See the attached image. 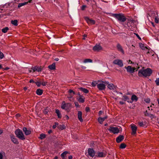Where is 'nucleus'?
<instances>
[{"label":"nucleus","mask_w":159,"mask_h":159,"mask_svg":"<svg viewBox=\"0 0 159 159\" xmlns=\"http://www.w3.org/2000/svg\"><path fill=\"white\" fill-rule=\"evenodd\" d=\"M144 116H149L150 114H149L147 110H146L144 112Z\"/></svg>","instance_id":"a18cd8bd"},{"label":"nucleus","mask_w":159,"mask_h":159,"mask_svg":"<svg viewBox=\"0 0 159 159\" xmlns=\"http://www.w3.org/2000/svg\"><path fill=\"white\" fill-rule=\"evenodd\" d=\"M97 84V83L95 81L93 82H92V86L93 87H95L96 86V85Z\"/></svg>","instance_id":"09e8293b"},{"label":"nucleus","mask_w":159,"mask_h":159,"mask_svg":"<svg viewBox=\"0 0 159 159\" xmlns=\"http://www.w3.org/2000/svg\"><path fill=\"white\" fill-rule=\"evenodd\" d=\"M29 82L30 83H35V82H34V80H32V79H31L30 81H29Z\"/></svg>","instance_id":"13d9d810"},{"label":"nucleus","mask_w":159,"mask_h":159,"mask_svg":"<svg viewBox=\"0 0 159 159\" xmlns=\"http://www.w3.org/2000/svg\"><path fill=\"white\" fill-rule=\"evenodd\" d=\"M11 23L15 26H17L18 25V21L16 20H12L11 21Z\"/></svg>","instance_id":"cd10ccee"},{"label":"nucleus","mask_w":159,"mask_h":159,"mask_svg":"<svg viewBox=\"0 0 159 159\" xmlns=\"http://www.w3.org/2000/svg\"><path fill=\"white\" fill-rule=\"evenodd\" d=\"M105 120L103 117H99L98 119V121L100 124H102Z\"/></svg>","instance_id":"a878e982"},{"label":"nucleus","mask_w":159,"mask_h":159,"mask_svg":"<svg viewBox=\"0 0 159 159\" xmlns=\"http://www.w3.org/2000/svg\"><path fill=\"white\" fill-rule=\"evenodd\" d=\"M112 16L116 19L120 23L124 22L127 20L124 15L122 13L113 14Z\"/></svg>","instance_id":"f257e3e1"},{"label":"nucleus","mask_w":159,"mask_h":159,"mask_svg":"<svg viewBox=\"0 0 159 159\" xmlns=\"http://www.w3.org/2000/svg\"><path fill=\"white\" fill-rule=\"evenodd\" d=\"M128 63H129V64H132V63H133L134 64V63H133L130 60H129L128 61Z\"/></svg>","instance_id":"e2e57ef3"},{"label":"nucleus","mask_w":159,"mask_h":159,"mask_svg":"<svg viewBox=\"0 0 159 159\" xmlns=\"http://www.w3.org/2000/svg\"><path fill=\"white\" fill-rule=\"evenodd\" d=\"M127 71L130 73H132L134 72L135 70H127Z\"/></svg>","instance_id":"603ef678"},{"label":"nucleus","mask_w":159,"mask_h":159,"mask_svg":"<svg viewBox=\"0 0 159 159\" xmlns=\"http://www.w3.org/2000/svg\"><path fill=\"white\" fill-rule=\"evenodd\" d=\"M69 153L68 152L65 151L64 152L61 154V157L62 159H66V154Z\"/></svg>","instance_id":"a211bd4d"},{"label":"nucleus","mask_w":159,"mask_h":159,"mask_svg":"<svg viewBox=\"0 0 159 159\" xmlns=\"http://www.w3.org/2000/svg\"><path fill=\"white\" fill-rule=\"evenodd\" d=\"M42 68H41L40 67L35 66L34 67L32 66L31 68V70H42Z\"/></svg>","instance_id":"c9c22d12"},{"label":"nucleus","mask_w":159,"mask_h":159,"mask_svg":"<svg viewBox=\"0 0 159 159\" xmlns=\"http://www.w3.org/2000/svg\"><path fill=\"white\" fill-rule=\"evenodd\" d=\"M125 25H127L128 27H129L130 26V23L129 22H127L125 24Z\"/></svg>","instance_id":"864d4df0"},{"label":"nucleus","mask_w":159,"mask_h":159,"mask_svg":"<svg viewBox=\"0 0 159 159\" xmlns=\"http://www.w3.org/2000/svg\"><path fill=\"white\" fill-rule=\"evenodd\" d=\"M3 158V155L0 152V159H2Z\"/></svg>","instance_id":"052dcab7"},{"label":"nucleus","mask_w":159,"mask_h":159,"mask_svg":"<svg viewBox=\"0 0 159 159\" xmlns=\"http://www.w3.org/2000/svg\"><path fill=\"white\" fill-rule=\"evenodd\" d=\"M27 89V87H24L23 88V89L25 91H26V90Z\"/></svg>","instance_id":"774afa93"},{"label":"nucleus","mask_w":159,"mask_h":159,"mask_svg":"<svg viewBox=\"0 0 159 159\" xmlns=\"http://www.w3.org/2000/svg\"><path fill=\"white\" fill-rule=\"evenodd\" d=\"M130 126L132 130L131 134L132 135H134L137 133V127L136 125L134 124L131 125Z\"/></svg>","instance_id":"0eeeda50"},{"label":"nucleus","mask_w":159,"mask_h":159,"mask_svg":"<svg viewBox=\"0 0 159 159\" xmlns=\"http://www.w3.org/2000/svg\"><path fill=\"white\" fill-rule=\"evenodd\" d=\"M15 134L17 137L22 140H24L25 138L21 130L18 128L15 131Z\"/></svg>","instance_id":"7ed1b4c3"},{"label":"nucleus","mask_w":159,"mask_h":159,"mask_svg":"<svg viewBox=\"0 0 159 159\" xmlns=\"http://www.w3.org/2000/svg\"><path fill=\"white\" fill-rule=\"evenodd\" d=\"M123 98L122 100L125 101H126L127 100L129 99L128 97L127 96L124 95L123 96Z\"/></svg>","instance_id":"58836bf2"},{"label":"nucleus","mask_w":159,"mask_h":159,"mask_svg":"<svg viewBox=\"0 0 159 159\" xmlns=\"http://www.w3.org/2000/svg\"><path fill=\"white\" fill-rule=\"evenodd\" d=\"M16 116L18 117H20V115L18 113L16 115Z\"/></svg>","instance_id":"338daca9"},{"label":"nucleus","mask_w":159,"mask_h":159,"mask_svg":"<svg viewBox=\"0 0 159 159\" xmlns=\"http://www.w3.org/2000/svg\"><path fill=\"white\" fill-rule=\"evenodd\" d=\"M148 116L151 118V119H152L153 118H156V117L154 116V115L151 114H150L149 116Z\"/></svg>","instance_id":"ea45409f"},{"label":"nucleus","mask_w":159,"mask_h":159,"mask_svg":"<svg viewBox=\"0 0 159 159\" xmlns=\"http://www.w3.org/2000/svg\"><path fill=\"white\" fill-rule=\"evenodd\" d=\"M102 82L104 83L105 84H108L107 87L109 89H114V85L113 84H109V83H108L106 82Z\"/></svg>","instance_id":"6ab92c4d"},{"label":"nucleus","mask_w":159,"mask_h":159,"mask_svg":"<svg viewBox=\"0 0 159 159\" xmlns=\"http://www.w3.org/2000/svg\"><path fill=\"white\" fill-rule=\"evenodd\" d=\"M138 124V125L140 127H144V125L143 121H139Z\"/></svg>","instance_id":"4c0bfd02"},{"label":"nucleus","mask_w":159,"mask_h":159,"mask_svg":"<svg viewBox=\"0 0 159 159\" xmlns=\"http://www.w3.org/2000/svg\"><path fill=\"white\" fill-rule=\"evenodd\" d=\"M48 67L50 70H55L56 66L55 63H53L52 65H49Z\"/></svg>","instance_id":"393cba45"},{"label":"nucleus","mask_w":159,"mask_h":159,"mask_svg":"<svg viewBox=\"0 0 159 159\" xmlns=\"http://www.w3.org/2000/svg\"><path fill=\"white\" fill-rule=\"evenodd\" d=\"M90 111V108L89 107H86L85 108V111L86 112L89 111Z\"/></svg>","instance_id":"8fccbe9b"},{"label":"nucleus","mask_w":159,"mask_h":159,"mask_svg":"<svg viewBox=\"0 0 159 159\" xmlns=\"http://www.w3.org/2000/svg\"><path fill=\"white\" fill-rule=\"evenodd\" d=\"M92 60L90 59H86L84 60V63H91L92 62Z\"/></svg>","instance_id":"7c9ffc66"},{"label":"nucleus","mask_w":159,"mask_h":159,"mask_svg":"<svg viewBox=\"0 0 159 159\" xmlns=\"http://www.w3.org/2000/svg\"><path fill=\"white\" fill-rule=\"evenodd\" d=\"M71 104L70 103H66L65 101H63L62 102V104L61 105V108L63 109H65L66 110H67L69 109L70 107Z\"/></svg>","instance_id":"20e7f679"},{"label":"nucleus","mask_w":159,"mask_h":159,"mask_svg":"<svg viewBox=\"0 0 159 159\" xmlns=\"http://www.w3.org/2000/svg\"><path fill=\"white\" fill-rule=\"evenodd\" d=\"M105 84H97L98 88L99 90H104L105 89Z\"/></svg>","instance_id":"2eb2a0df"},{"label":"nucleus","mask_w":159,"mask_h":159,"mask_svg":"<svg viewBox=\"0 0 159 159\" xmlns=\"http://www.w3.org/2000/svg\"><path fill=\"white\" fill-rule=\"evenodd\" d=\"M117 48L118 50L121 52L122 53L124 54V51L121 47V46L119 44H118L117 45Z\"/></svg>","instance_id":"aec40b11"},{"label":"nucleus","mask_w":159,"mask_h":159,"mask_svg":"<svg viewBox=\"0 0 159 159\" xmlns=\"http://www.w3.org/2000/svg\"><path fill=\"white\" fill-rule=\"evenodd\" d=\"M55 125H53V126H52V128L53 129H55L56 128V127H57V125H58V122H55Z\"/></svg>","instance_id":"79ce46f5"},{"label":"nucleus","mask_w":159,"mask_h":159,"mask_svg":"<svg viewBox=\"0 0 159 159\" xmlns=\"http://www.w3.org/2000/svg\"><path fill=\"white\" fill-rule=\"evenodd\" d=\"M155 22L157 23H158L159 22V20H158L156 18H155Z\"/></svg>","instance_id":"bf43d9fd"},{"label":"nucleus","mask_w":159,"mask_h":159,"mask_svg":"<svg viewBox=\"0 0 159 159\" xmlns=\"http://www.w3.org/2000/svg\"><path fill=\"white\" fill-rule=\"evenodd\" d=\"M46 137V134H42L40 135V137L39 138L41 139H42L45 138Z\"/></svg>","instance_id":"f704fd0d"},{"label":"nucleus","mask_w":159,"mask_h":159,"mask_svg":"<svg viewBox=\"0 0 159 159\" xmlns=\"http://www.w3.org/2000/svg\"><path fill=\"white\" fill-rule=\"evenodd\" d=\"M55 112L57 115L58 118H61V115L60 111L58 109H57L55 110Z\"/></svg>","instance_id":"b1692460"},{"label":"nucleus","mask_w":159,"mask_h":159,"mask_svg":"<svg viewBox=\"0 0 159 159\" xmlns=\"http://www.w3.org/2000/svg\"><path fill=\"white\" fill-rule=\"evenodd\" d=\"M113 63L118 65L120 67H122L123 66V61L122 60L120 59H116L113 61Z\"/></svg>","instance_id":"423d86ee"},{"label":"nucleus","mask_w":159,"mask_h":159,"mask_svg":"<svg viewBox=\"0 0 159 159\" xmlns=\"http://www.w3.org/2000/svg\"><path fill=\"white\" fill-rule=\"evenodd\" d=\"M155 82L156 83V85H159V78H157L155 80Z\"/></svg>","instance_id":"37998d69"},{"label":"nucleus","mask_w":159,"mask_h":159,"mask_svg":"<svg viewBox=\"0 0 159 159\" xmlns=\"http://www.w3.org/2000/svg\"><path fill=\"white\" fill-rule=\"evenodd\" d=\"M82 111H78V118L80 121L82 122L83 121V120L82 118Z\"/></svg>","instance_id":"dca6fc26"},{"label":"nucleus","mask_w":159,"mask_h":159,"mask_svg":"<svg viewBox=\"0 0 159 159\" xmlns=\"http://www.w3.org/2000/svg\"><path fill=\"white\" fill-rule=\"evenodd\" d=\"M9 28L8 27H6L3 29H2V32L3 33H6L8 30Z\"/></svg>","instance_id":"72a5a7b5"},{"label":"nucleus","mask_w":159,"mask_h":159,"mask_svg":"<svg viewBox=\"0 0 159 159\" xmlns=\"http://www.w3.org/2000/svg\"><path fill=\"white\" fill-rule=\"evenodd\" d=\"M23 130L25 134L26 135H28L30 134L31 131L30 129H27L25 127H24L23 128Z\"/></svg>","instance_id":"ddd939ff"},{"label":"nucleus","mask_w":159,"mask_h":159,"mask_svg":"<svg viewBox=\"0 0 159 159\" xmlns=\"http://www.w3.org/2000/svg\"><path fill=\"white\" fill-rule=\"evenodd\" d=\"M68 158V159H72L73 157H72V156L70 155L69 156Z\"/></svg>","instance_id":"680f3d73"},{"label":"nucleus","mask_w":159,"mask_h":159,"mask_svg":"<svg viewBox=\"0 0 159 159\" xmlns=\"http://www.w3.org/2000/svg\"><path fill=\"white\" fill-rule=\"evenodd\" d=\"M4 54L2 52L0 51V58L2 59L4 57Z\"/></svg>","instance_id":"de8ad7c7"},{"label":"nucleus","mask_w":159,"mask_h":159,"mask_svg":"<svg viewBox=\"0 0 159 159\" xmlns=\"http://www.w3.org/2000/svg\"><path fill=\"white\" fill-rule=\"evenodd\" d=\"M89 155L92 157H93L95 154V152L92 148H89L88 149Z\"/></svg>","instance_id":"1a4fd4ad"},{"label":"nucleus","mask_w":159,"mask_h":159,"mask_svg":"<svg viewBox=\"0 0 159 159\" xmlns=\"http://www.w3.org/2000/svg\"><path fill=\"white\" fill-rule=\"evenodd\" d=\"M79 89L80 90L83 92L84 93L86 94L88 93L89 92V90L88 89H85L84 88L81 87L79 88Z\"/></svg>","instance_id":"412c9836"},{"label":"nucleus","mask_w":159,"mask_h":159,"mask_svg":"<svg viewBox=\"0 0 159 159\" xmlns=\"http://www.w3.org/2000/svg\"><path fill=\"white\" fill-rule=\"evenodd\" d=\"M124 136L123 135H120L116 138V141L117 143H120L124 140Z\"/></svg>","instance_id":"f8f14e48"},{"label":"nucleus","mask_w":159,"mask_h":159,"mask_svg":"<svg viewBox=\"0 0 159 159\" xmlns=\"http://www.w3.org/2000/svg\"><path fill=\"white\" fill-rule=\"evenodd\" d=\"M110 132L114 134H117L119 132L120 130L119 129L116 127H113L110 126L109 128L107 129Z\"/></svg>","instance_id":"39448f33"},{"label":"nucleus","mask_w":159,"mask_h":159,"mask_svg":"<svg viewBox=\"0 0 159 159\" xmlns=\"http://www.w3.org/2000/svg\"><path fill=\"white\" fill-rule=\"evenodd\" d=\"M78 95H79V98H77V100L80 103H83L85 101V98L82 95H81L79 93Z\"/></svg>","instance_id":"9d476101"},{"label":"nucleus","mask_w":159,"mask_h":159,"mask_svg":"<svg viewBox=\"0 0 159 159\" xmlns=\"http://www.w3.org/2000/svg\"><path fill=\"white\" fill-rule=\"evenodd\" d=\"M119 103L121 105H123L125 104V103L122 101H120Z\"/></svg>","instance_id":"69168bd1"},{"label":"nucleus","mask_w":159,"mask_h":159,"mask_svg":"<svg viewBox=\"0 0 159 159\" xmlns=\"http://www.w3.org/2000/svg\"><path fill=\"white\" fill-rule=\"evenodd\" d=\"M48 111L49 110L48 107H46L43 110V113L45 115L47 114Z\"/></svg>","instance_id":"2f4dec72"},{"label":"nucleus","mask_w":159,"mask_h":159,"mask_svg":"<svg viewBox=\"0 0 159 159\" xmlns=\"http://www.w3.org/2000/svg\"><path fill=\"white\" fill-rule=\"evenodd\" d=\"M131 99L133 101L135 100L136 101L138 100V98H137L136 95H135L134 94L132 95V96Z\"/></svg>","instance_id":"c756f323"},{"label":"nucleus","mask_w":159,"mask_h":159,"mask_svg":"<svg viewBox=\"0 0 159 159\" xmlns=\"http://www.w3.org/2000/svg\"><path fill=\"white\" fill-rule=\"evenodd\" d=\"M152 70H139V76L140 77L143 76L144 77L149 76L152 74Z\"/></svg>","instance_id":"f03ea898"},{"label":"nucleus","mask_w":159,"mask_h":159,"mask_svg":"<svg viewBox=\"0 0 159 159\" xmlns=\"http://www.w3.org/2000/svg\"><path fill=\"white\" fill-rule=\"evenodd\" d=\"M35 83L37 85L38 87H39L41 84V83L40 82L37 81L35 82Z\"/></svg>","instance_id":"c03bdc74"},{"label":"nucleus","mask_w":159,"mask_h":159,"mask_svg":"<svg viewBox=\"0 0 159 159\" xmlns=\"http://www.w3.org/2000/svg\"><path fill=\"white\" fill-rule=\"evenodd\" d=\"M43 93V90L40 89H38L36 91V94L38 95H41Z\"/></svg>","instance_id":"5701e85b"},{"label":"nucleus","mask_w":159,"mask_h":159,"mask_svg":"<svg viewBox=\"0 0 159 159\" xmlns=\"http://www.w3.org/2000/svg\"><path fill=\"white\" fill-rule=\"evenodd\" d=\"M68 92L69 93L68 96V98H72L75 94V92L73 90L71 89H69L68 91Z\"/></svg>","instance_id":"4468645a"},{"label":"nucleus","mask_w":159,"mask_h":159,"mask_svg":"<svg viewBox=\"0 0 159 159\" xmlns=\"http://www.w3.org/2000/svg\"><path fill=\"white\" fill-rule=\"evenodd\" d=\"M57 128L59 130H62L65 128V127L64 125H58Z\"/></svg>","instance_id":"bb28decb"},{"label":"nucleus","mask_w":159,"mask_h":159,"mask_svg":"<svg viewBox=\"0 0 159 159\" xmlns=\"http://www.w3.org/2000/svg\"><path fill=\"white\" fill-rule=\"evenodd\" d=\"M86 7V6L85 5H83L81 7V9L82 10H84L85 8Z\"/></svg>","instance_id":"3c124183"},{"label":"nucleus","mask_w":159,"mask_h":159,"mask_svg":"<svg viewBox=\"0 0 159 159\" xmlns=\"http://www.w3.org/2000/svg\"><path fill=\"white\" fill-rule=\"evenodd\" d=\"M27 3H28V2H24L23 3H20L18 5V7H20L22 6H23L24 5H25L27 4Z\"/></svg>","instance_id":"473e14b6"},{"label":"nucleus","mask_w":159,"mask_h":159,"mask_svg":"<svg viewBox=\"0 0 159 159\" xmlns=\"http://www.w3.org/2000/svg\"><path fill=\"white\" fill-rule=\"evenodd\" d=\"M41 83V84H42L43 86H46V85L47 84L48 82H42Z\"/></svg>","instance_id":"49530a36"},{"label":"nucleus","mask_w":159,"mask_h":159,"mask_svg":"<svg viewBox=\"0 0 159 159\" xmlns=\"http://www.w3.org/2000/svg\"><path fill=\"white\" fill-rule=\"evenodd\" d=\"M107 155V153H104L102 152H98L97 157H105Z\"/></svg>","instance_id":"4be33fe9"},{"label":"nucleus","mask_w":159,"mask_h":159,"mask_svg":"<svg viewBox=\"0 0 159 159\" xmlns=\"http://www.w3.org/2000/svg\"><path fill=\"white\" fill-rule=\"evenodd\" d=\"M52 132V130L51 129H50L48 131V133L49 134H50V133H51Z\"/></svg>","instance_id":"0e129e2a"},{"label":"nucleus","mask_w":159,"mask_h":159,"mask_svg":"<svg viewBox=\"0 0 159 159\" xmlns=\"http://www.w3.org/2000/svg\"><path fill=\"white\" fill-rule=\"evenodd\" d=\"M144 101L147 103H149L150 102V99L149 98H146L144 99Z\"/></svg>","instance_id":"a19ab883"},{"label":"nucleus","mask_w":159,"mask_h":159,"mask_svg":"<svg viewBox=\"0 0 159 159\" xmlns=\"http://www.w3.org/2000/svg\"><path fill=\"white\" fill-rule=\"evenodd\" d=\"M139 46H140V47L142 49H143V48L144 47V46H143V44H142V43H141L139 45Z\"/></svg>","instance_id":"6e6d98bb"},{"label":"nucleus","mask_w":159,"mask_h":159,"mask_svg":"<svg viewBox=\"0 0 159 159\" xmlns=\"http://www.w3.org/2000/svg\"><path fill=\"white\" fill-rule=\"evenodd\" d=\"M102 49V47L100 45L97 44H96L93 48V49L94 51H99Z\"/></svg>","instance_id":"9b49d317"},{"label":"nucleus","mask_w":159,"mask_h":159,"mask_svg":"<svg viewBox=\"0 0 159 159\" xmlns=\"http://www.w3.org/2000/svg\"><path fill=\"white\" fill-rule=\"evenodd\" d=\"M84 18L88 24L94 25L95 23V21L94 20L90 19L88 17H84Z\"/></svg>","instance_id":"6e6552de"},{"label":"nucleus","mask_w":159,"mask_h":159,"mask_svg":"<svg viewBox=\"0 0 159 159\" xmlns=\"http://www.w3.org/2000/svg\"><path fill=\"white\" fill-rule=\"evenodd\" d=\"M135 35L136 37L138 38L139 39V40L141 39V38L139 37V35L138 34H135Z\"/></svg>","instance_id":"5fc2aeb1"},{"label":"nucleus","mask_w":159,"mask_h":159,"mask_svg":"<svg viewBox=\"0 0 159 159\" xmlns=\"http://www.w3.org/2000/svg\"><path fill=\"white\" fill-rule=\"evenodd\" d=\"M126 144L124 143H121L119 146L120 149H124L126 148Z\"/></svg>","instance_id":"c85d7f7f"},{"label":"nucleus","mask_w":159,"mask_h":159,"mask_svg":"<svg viewBox=\"0 0 159 159\" xmlns=\"http://www.w3.org/2000/svg\"><path fill=\"white\" fill-rule=\"evenodd\" d=\"M125 68H126V70H136L135 67H132L130 66H128L127 67L125 66Z\"/></svg>","instance_id":"e433bc0d"},{"label":"nucleus","mask_w":159,"mask_h":159,"mask_svg":"<svg viewBox=\"0 0 159 159\" xmlns=\"http://www.w3.org/2000/svg\"><path fill=\"white\" fill-rule=\"evenodd\" d=\"M11 138L12 141L15 144H18L19 142H18L17 139L15 138L14 135L11 136Z\"/></svg>","instance_id":"f3484780"},{"label":"nucleus","mask_w":159,"mask_h":159,"mask_svg":"<svg viewBox=\"0 0 159 159\" xmlns=\"http://www.w3.org/2000/svg\"><path fill=\"white\" fill-rule=\"evenodd\" d=\"M103 113V111H100L98 112L99 115L100 116Z\"/></svg>","instance_id":"4d7b16f0"}]
</instances>
